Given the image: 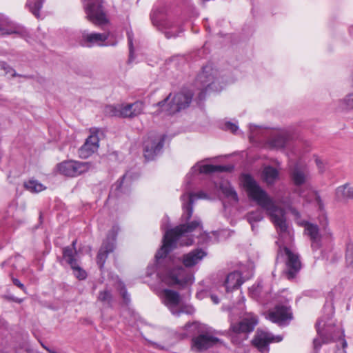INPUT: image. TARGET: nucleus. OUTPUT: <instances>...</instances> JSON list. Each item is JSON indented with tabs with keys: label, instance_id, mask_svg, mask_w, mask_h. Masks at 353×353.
Segmentation results:
<instances>
[{
	"label": "nucleus",
	"instance_id": "obj_1",
	"mask_svg": "<svg viewBox=\"0 0 353 353\" xmlns=\"http://www.w3.org/2000/svg\"><path fill=\"white\" fill-rule=\"evenodd\" d=\"M243 183L248 196L270 215L277 228L280 239L283 243L290 241L292 236L286 223L284 210L277 207L266 192L262 190L250 176H245Z\"/></svg>",
	"mask_w": 353,
	"mask_h": 353
},
{
	"label": "nucleus",
	"instance_id": "obj_2",
	"mask_svg": "<svg viewBox=\"0 0 353 353\" xmlns=\"http://www.w3.org/2000/svg\"><path fill=\"white\" fill-rule=\"evenodd\" d=\"M197 229H202L201 221L199 219L167 231L163 236V245L155 255L156 259L158 261L165 257L166 254L177 245H192L193 239L189 236L188 234Z\"/></svg>",
	"mask_w": 353,
	"mask_h": 353
},
{
	"label": "nucleus",
	"instance_id": "obj_3",
	"mask_svg": "<svg viewBox=\"0 0 353 353\" xmlns=\"http://www.w3.org/2000/svg\"><path fill=\"white\" fill-rule=\"evenodd\" d=\"M318 337L313 341L314 349L319 351L322 344L329 343L336 340H342L343 350L336 353H346L345 349L347 344L344 339V332L340 328H334V323L329 317L326 321L320 319L316 323Z\"/></svg>",
	"mask_w": 353,
	"mask_h": 353
},
{
	"label": "nucleus",
	"instance_id": "obj_4",
	"mask_svg": "<svg viewBox=\"0 0 353 353\" xmlns=\"http://www.w3.org/2000/svg\"><path fill=\"white\" fill-rule=\"evenodd\" d=\"M217 71L211 65H207L202 69V72L197 76L196 86L199 92L195 100L199 104L205 98L210 90H216V86Z\"/></svg>",
	"mask_w": 353,
	"mask_h": 353
},
{
	"label": "nucleus",
	"instance_id": "obj_5",
	"mask_svg": "<svg viewBox=\"0 0 353 353\" xmlns=\"http://www.w3.org/2000/svg\"><path fill=\"white\" fill-rule=\"evenodd\" d=\"M170 97L171 94L157 104L161 108V111L165 112L168 114H175L188 107L192 99V92L184 89L175 94L172 100Z\"/></svg>",
	"mask_w": 353,
	"mask_h": 353
},
{
	"label": "nucleus",
	"instance_id": "obj_6",
	"mask_svg": "<svg viewBox=\"0 0 353 353\" xmlns=\"http://www.w3.org/2000/svg\"><path fill=\"white\" fill-rule=\"evenodd\" d=\"M85 18L97 26L109 23V19L103 6V0H81Z\"/></svg>",
	"mask_w": 353,
	"mask_h": 353
},
{
	"label": "nucleus",
	"instance_id": "obj_7",
	"mask_svg": "<svg viewBox=\"0 0 353 353\" xmlns=\"http://www.w3.org/2000/svg\"><path fill=\"white\" fill-rule=\"evenodd\" d=\"M143 109V103L137 101L132 103L119 104L117 105H108L105 106L104 111L110 117L134 118L141 114Z\"/></svg>",
	"mask_w": 353,
	"mask_h": 353
},
{
	"label": "nucleus",
	"instance_id": "obj_8",
	"mask_svg": "<svg viewBox=\"0 0 353 353\" xmlns=\"http://www.w3.org/2000/svg\"><path fill=\"white\" fill-rule=\"evenodd\" d=\"M285 256V276L289 280L296 277L301 268V263L297 253L286 246L279 247L277 254L276 263L279 257Z\"/></svg>",
	"mask_w": 353,
	"mask_h": 353
},
{
	"label": "nucleus",
	"instance_id": "obj_9",
	"mask_svg": "<svg viewBox=\"0 0 353 353\" xmlns=\"http://www.w3.org/2000/svg\"><path fill=\"white\" fill-rule=\"evenodd\" d=\"M161 279L165 285L173 286L191 284L193 281V276L188 274L186 270L181 266L166 271Z\"/></svg>",
	"mask_w": 353,
	"mask_h": 353
},
{
	"label": "nucleus",
	"instance_id": "obj_10",
	"mask_svg": "<svg viewBox=\"0 0 353 353\" xmlns=\"http://www.w3.org/2000/svg\"><path fill=\"white\" fill-rule=\"evenodd\" d=\"M92 168L91 162H82L77 161H66L61 163L59 166V172L68 176L75 177L83 174Z\"/></svg>",
	"mask_w": 353,
	"mask_h": 353
},
{
	"label": "nucleus",
	"instance_id": "obj_11",
	"mask_svg": "<svg viewBox=\"0 0 353 353\" xmlns=\"http://www.w3.org/2000/svg\"><path fill=\"white\" fill-rule=\"evenodd\" d=\"M163 136L150 134L143 142V154L146 160H153L161 151L163 146Z\"/></svg>",
	"mask_w": 353,
	"mask_h": 353
},
{
	"label": "nucleus",
	"instance_id": "obj_12",
	"mask_svg": "<svg viewBox=\"0 0 353 353\" xmlns=\"http://www.w3.org/2000/svg\"><path fill=\"white\" fill-rule=\"evenodd\" d=\"M257 323L256 316L253 313H248L239 322H231L230 332L231 334H247L252 332Z\"/></svg>",
	"mask_w": 353,
	"mask_h": 353
},
{
	"label": "nucleus",
	"instance_id": "obj_13",
	"mask_svg": "<svg viewBox=\"0 0 353 353\" xmlns=\"http://www.w3.org/2000/svg\"><path fill=\"white\" fill-rule=\"evenodd\" d=\"M99 129L92 128L90 129V134L85 139L83 145L79 149V157L81 159H87L97 151L99 147V138L98 133Z\"/></svg>",
	"mask_w": 353,
	"mask_h": 353
},
{
	"label": "nucleus",
	"instance_id": "obj_14",
	"mask_svg": "<svg viewBox=\"0 0 353 353\" xmlns=\"http://www.w3.org/2000/svg\"><path fill=\"white\" fill-rule=\"evenodd\" d=\"M282 339L283 337L281 336H274L270 332L257 330L252 342L261 353H268L269 344L272 342H280Z\"/></svg>",
	"mask_w": 353,
	"mask_h": 353
},
{
	"label": "nucleus",
	"instance_id": "obj_15",
	"mask_svg": "<svg viewBox=\"0 0 353 353\" xmlns=\"http://www.w3.org/2000/svg\"><path fill=\"white\" fill-rule=\"evenodd\" d=\"M76 243L77 240H74L72 243V248L66 247L63 249V257L73 270L75 276L79 280H83L86 278L87 274L85 271L79 266L75 259V255L77 254Z\"/></svg>",
	"mask_w": 353,
	"mask_h": 353
},
{
	"label": "nucleus",
	"instance_id": "obj_16",
	"mask_svg": "<svg viewBox=\"0 0 353 353\" xmlns=\"http://www.w3.org/2000/svg\"><path fill=\"white\" fill-rule=\"evenodd\" d=\"M109 32L98 33L88 32L85 30L81 32L79 38V43L83 47L92 48L94 46H107L104 42L108 39Z\"/></svg>",
	"mask_w": 353,
	"mask_h": 353
},
{
	"label": "nucleus",
	"instance_id": "obj_17",
	"mask_svg": "<svg viewBox=\"0 0 353 353\" xmlns=\"http://www.w3.org/2000/svg\"><path fill=\"white\" fill-rule=\"evenodd\" d=\"M221 342L220 339L210 332L201 333L192 340V348L194 351L203 352Z\"/></svg>",
	"mask_w": 353,
	"mask_h": 353
},
{
	"label": "nucleus",
	"instance_id": "obj_18",
	"mask_svg": "<svg viewBox=\"0 0 353 353\" xmlns=\"http://www.w3.org/2000/svg\"><path fill=\"white\" fill-rule=\"evenodd\" d=\"M15 34L26 39L28 35V31L23 27L14 23L7 17H1L0 19V35H9Z\"/></svg>",
	"mask_w": 353,
	"mask_h": 353
},
{
	"label": "nucleus",
	"instance_id": "obj_19",
	"mask_svg": "<svg viewBox=\"0 0 353 353\" xmlns=\"http://www.w3.org/2000/svg\"><path fill=\"white\" fill-rule=\"evenodd\" d=\"M205 199L207 195L203 192H200L198 194L188 193L183 194L181 196L183 202V208L184 210L182 219L183 221H188L192 217L193 213V203L194 199Z\"/></svg>",
	"mask_w": 353,
	"mask_h": 353
},
{
	"label": "nucleus",
	"instance_id": "obj_20",
	"mask_svg": "<svg viewBox=\"0 0 353 353\" xmlns=\"http://www.w3.org/2000/svg\"><path fill=\"white\" fill-rule=\"evenodd\" d=\"M161 296L164 304L168 307L173 314L179 315L184 312L183 310L176 309L181 301V297L178 292L172 290L165 289L162 290Z\"/></svg>",
	"mask_w": 353,
	"mask_h": 353
},
{
	"label": "nucleus",
	"instance_id": "obj_21",
	"mask_svg": "<svg viewBox=\"0 0 353 353\" xmlns=\"http://www.w3.org/2000/svg\"><path fill=\"white\" fill-rule=\"evenodd\" d=\"M266 318L273 323L282 325L287 320L291 319L292 313L290 307L277 305L272 310L268 312Z\"/></svg>",
	"mask_w": 353,
	"mask_h": 353
},
{
	"label": "nucleus",
	"instance_id": "obj_22",
	"mask_svg": "<svg viewBox=\"0 0 353 353\" xmlns=\"http://www.w3.org/2000/svg\"><path fill=\"white\" fill-rule=\"evenodd\" d=\"M290 176L296 185H301L309 179L310 172L306 165L297 163L291 170Z\"/></svg>",
	"mask_w": 353,
	"mask_h": 353
},
{
	"label": "nucleus",
	"instance_id": "obj_23",
	"mask_svg": "<svg viewBox=\"0 0 353 353\" xmlns=\"http://www.w3.org/2000/svg\"><path fill=\"white\" fill-rule=\"evenodd\" d=\"M115 236L116 234H113L111 239H108L104 241L99 251L97 261L100 269L103 267L109 253L114 250Z\"/></svg>",
	"mask_w": 353,
	"mask_h": 353
},
{
	"label": "nucleus",
	"instance_id": "obj_24",
	"mask_svg": "<svg viewBox=\"0 0 353 353\" xmlns=\"http://www.w3.org/2000/svg\"><path fill=\"white\" fill-rule=\"evenodd\" d=\"M207 253L202 249H195L182 257V263L185 268H191L198 264Z\"/></svg>",
	"mask_w": 353,
	"mask_h": 353
},
{
	"label": "nucleus",
	"instance_id": "obj_25",
	"mask_svg": "<svg viewBox=\"0 0 353 353\" xmlns=\"http://www.w3.org/2000/svg\"><path fill=\"white\" fill-rule=\"evenodd\" d=\"M305 233L310 237L312 248L313 249H318L321 246V236L319 234V228L316 225L308 222L304 223Z\"/></svg>",
	"mask_w": 353,
	"mask_h": 353
},
{
	"label": "nucleus",
	"instance_id": "obj_26",
	"mask_svg": "<svg viewBox=\"0 0 353 353\" xmlns=\"http://www.w3.org/2000/svg\"><path fill=\"white\" fill-rule=\"evenodd\" d=\"M230 170L231 168L227 166L214 165L209 164L201 165L199 163H198L192 168L191 173H196V172H198L199 173L209 174L216 172H223Z\"/></svg>",
	"mask_w": 353,
	"mask_h": 353
},
{
	"label": "nucleus",
	"instance_id": "obj_27",
	"mask_svg": "<svg viewBox=\"0 0 353 353\" xmlns=\"http://www.w3.org/2000/svg\"><path fill=\"white\" fill-rule=\"evenodd\" d=\"M314 202L315 203L316 205L319 208V210L321 213L320 215V222L321 223V225L324 227L325 234L331 236L332 234V232L330 230V228H327L328 221L325 212L324 203L321 199V196H319V194L316 192L314 193Z\"/></svg>",
	"mask_w": 353,
	"mask_h": 353
},
{
	"label": "nucleus",
	"instance_id": "obj_28",
	"mask_svg": "<svg viewBox=\"0 0 353 353\" xmlns=\"http://www.w3.org/2000/svg\"><path fill=\"white\" fill-rule=\"evenodd\" d=\"M243 282L244 280L243 279L241 274L239 272L235 271L231 272L228 275L225 282L227 292H230L234 289L238 288L243 284Z\"/></svg>",
	"mask_w": 353,
	"mask_h": 353
},
{
	"label": "nucleus",
	"instance_id": "obj_29",
	"mask_svg": "<svg viewBox=\"0 0 353 353\" xmlns=\"http://www.w3.org/2000/svg\"><path fill=\"white\" fill-rule=\"evenodd\" d=\"M262 178L268 185L273 184L279 179V172L272 166L265 167L262 172Z\"/></svg>",
	"mask_w": 353,
	"mask_h": 353
},
{
	"label": "nucleus",
	"instance_id": "obj_30",
	"mask_svg": "<svg viewBox=\"0 0 353 353\" xmlns=\"http://www.w3.org/2000/svg\"><path fill=\"white\" fill-rule=\"evenodd\" d=\"M336 196L339 200L353 199V186L345 184L336 190Z\"/></svg>",
	"mask_w": 353,
	"mask_h": 353
},
{
	"label": "nucleus",
	"instance_id": "obj_31",
	"mask_svg": "<svg viewBox=\"0 0 353 353\" xmlns=\"http://www.w3.org/2000/svg\"><path fill=\"white\" fill-rule=\"evenodd\" d=\"M10 74L12 77H21L25 79H31L30 75H21L15 72V70L8 65L6 62L0 61V75H6Z\"/></svg>",
	"mask_w": 353,
	"mask_h": 353
},
{
	"label": "nucleus",
	"instance_id": "obj_32",
	"mask_svg": "<svg viewBox=\"0 0 353 353\" xmlns=\"http://www.w3.org/2000/svg\"><path fill=\"white\" fill-rule=\"evenodd\" d=\"M24 187L32 193H39L46 188V187L42 183H39L37 180L34 179L26 182L24 183Z\"/></svg>",
	"mask_w": 353,
	"mask_h": 353
},
{
	"label": "nucleus",
	"instance_id": "obj_33",
	"mask_svg": "<svg viewBox=\"0 0 353 353\" xmlns=\"http://www.w3.org/2000/svg\"><path fill=\"white\" fill-rule=\"evenodd\" d=\"M45 0H28L26 6L30 11L37 18L39 17V10L42 8L43 3Z\"/></svg>",
	"mask_w": 353,
	"mask_h": 353
},
{
	"label": "nucleus",
	"instance_id": "obj_34",
	"mask_svg": "<svg viewBox=\"0 0 353 353\" xmlns=\"http://www.w3.org/2000/svg\"><path fill=\"white\" fill-rule=\"evenodd\" d=\"M97 300L101 302L103 305L111 307L113 301L112 295L110 290L105 289L100 291Z\"/></svg>",
	"mask_w": 353,
	"mask_h": 353
},
{
	"label": "nucleus",
	"instance_id": "obj_35",
	"mask_svg": "<svg viewBox=\"0 0 353 353\" xmlns=\"http://www.w3.org/2000/svg\"><path fill=\"white\" fill-rule=\"evenodd\" d=\"M286 138L283 135H277L272 137L268 142L271 148L281 149L286 144Z\"/></svg>",
	"mask_w": 353,
	"mask_h": 353
},
{
	"label": "nucleus",
	"instance_id": "obj_36",
	"mask_svg": "<svg viewBox=\"0 0 353 353\" xmlns=\"http://www.w3.org/2000/svg\"><path fill=\"white\" fill-rule=\"evenodd\" d=\"M221 190L225 196L235 202L238 201V196L236 191L229 184L222 185Z\"/></svg>",
	"mask_w": 353,
	"mask_h": 353
},
{
	"label": "nucleus",
	"instance_id": "obj_37",
	"mask_svg": "<svg viewBox=\"0 0 353 353\" xmlns=\"http://www.w3.org/2000/svg\"><path fill=\"white\" fill-rule=\"evenodd\" d=\"M263 213L260 210H256L254 212H252L248 214L247 219L248 222L252 225V230H254V223L261 221L263 219Z\"/></svg>",
	"mask_w": 353,
	"mask_h": 353
},
{
	"label": "nucleus",
	"instance_id": "obj_38",
	"mask_svg": "<svg viewBox=\"0 0 353 353\" xmlns=\"http://www.w3.org/2000/svg\"><path fill=\"white\" fill-rule=\"evenodd\" d=\"M340 108L341 110L353 109V92L346 95L339 101Z\"/></svg>",
	"mask_w": 353,
	"mask_h": 353
},
{
	"label": "nucleus",
	"instance_id": "obj_39",
	"mask_svg": "<svg viewBox=\"0 0 353 353\" xmlns=\"http://www.w3.org/2000/svg\"><path fill=\"white\" fill-rule=\"evenodd\" d=\"M345 261L348 266L353 265V244L352 243L346 245Z\"/></svg>",
	"mask_w": 353,
	"mask_h": 353
},
{
	"label": "nucleus",
	"instance_id": "obj_40",
	"mask_svg": "<svg viewBox=\"0 0 353 353\" xmlns=\"http://www.w3.org/2000/svg\"><path fill=\"white\" fill-rule=\"evenodd\" d=\"M117 288L120 290V293H121V296H123V299L126 301H128L129 296H128L127 291L125 288V286L122 282H121V281L118 282Z\"/></svg>",
	"mask_w": 353,
	"mask_h": 353
},
{
	"label": "nucleus",
	"instance_id": "obj_41",
	"mask_svg": "<svg viewBox=\"0 0 353 353\" xmlns=\"http://www.w3.org/2000/svg\"><path fill=\"white\" fill-rule=\"evenodd\" d=\"M128 35V44H129V50H130V57H132V52H133V43H132V32L128 31L127 32Z\"/></svg>",
	"mask_w": 353,
	"mask_h": 353
},
{
	"label": "nucleus",
	"instance_id": "obj_42",
	"mask_svg": "<svg viewBox=\"0 0 353 353\" xmlns=\"http://www.w3.org/2000/svg\"><path fill=\"white\" fill-rule=\"evenodd\" d=\"M225 128L232 132H235L238 130V126L234 123L228 122L225 123Z\"/></svg>",
	"mask_w": 353,
	"mask_h": 353
},
{
	"label": "nucleus",
	"instance_id": "obj_43",
	"mask_svg": "<svg viewBox=\"0 0 353 353\" xmlns=\"http://www.w3.org/2000/svg\"><path fill=\"white\" fill-rule=\"evenodd\" d=\"M12 281H13V283H14L16 286L19 287V288H21V289L22 290H23L24 292L26 291V288H25L24 285H23V283H21L19 279H12Z\"/></svg>",
	"mask_w": 353,
	"mask_h": 353
},
{
	"label": "nucleus",
	"instance_id": "obj_44",
	"mask_svg": "<svg viewBox=\"0 0 353 353\" xmlns=\"http://www.w3.org/2000/svg\"><path fill=\"white\" fill-rule=\"evenodd\" d=\"M315 162H316V164L319 171L320 172H323V170H324V165H323V161L321 159L316 158L315 159Z\"/></svg>",
	"mask_w": 353,
	"mask_h": 353
},
{
	"label": "nucleus",
	"instance_id": "obj_45",
	"mask_svg": "<svg viewBox=\"0 0 353 353\" xmlns=\"http://www.w3.org/2000/svg\"><path fill=\"white\" fill-rule=\"evenodd\" d=\"M125 176H123V179L121 181H117L112 187V189L114 188V191H119V189L121 188V185L123 183V180L124 179ZM113 190H112V192Z\"/></svg>",
	"mask_w": 353,
	"mask_h": 353
},
{
	"label": "nucleus",
	"instance_id": "obj_46",
	"mask_svg": "<svg viewBox=\"0 0 353 353\" xmlns=\"http://www.w3.org/2000/svg\"><path fill=\"white\" fill-rule=\"evenodd\" d=\"M165 34L167 38H170L172 37H176V34L175 32H174L172 30V31H165Z\"/></svg>",
	"mask_w": 353,
	"mask_h": 353
},
{
	"label": "nucleus",
	"instance_id": "obj_47",
	"mask_svg": "<svg viewBox=\"0 0 353 353\" xmlns=\"http://www.w3.org/2000/svg\"><path fill=\"white\" fill-rule=\"evenodd\" d=\"M210 297L214 303L218 304L219 303V300L217 296L212 294Z\"/></svg>",
	"mask_w": 353,
	"mask_h": 353
},
{
	"label": "nucleus",
	"instance_id": "obj_48",
	"mask_svg": "<svg viewBox=\"0 0 353 353\" xmlns=\"http://www.w3.org/2000/svg\"><path fill=\"white\" fill-rule=\"evenodd\" d=\"M162 26H163L165 29H170L172 28V25L168 22H163Z\"/></svg>",
	"mask_w": 353,
	"mask_h": 353
},
{
	"label": "nucleus",
	"instance_id": "obj_49",
	"mask_svg": "<svg viewBox=\"0 0 353 353\" xmlns=\"http://www.w3.org/2000/svg\"><path fill=\"white\" fill-rule=\"evenodd\" d=\"M42 347L46 350L48 352V350H51L50 348H49L48 347L46 346L45 345L43 344H41Z\"/></svg>",
	"mask_w": 353,
	"mask_h": 353
},
{
	"label": "nucleus",
	"instance_id": "obj_50",
	"mask_svg": "<svg viewBox=\"0 0 353 353\" xmlns=\"http://www.w3.org/2000/svg\"><path fill=\"white\" fill-rule=\"evenodd\" d=\"M48 352L49 353H58L57 352H56L55 350H48Z\"/></svg>",
	"mask_w": 353,
	"mask_h": 353
},
{
	"label": "nucleus",
	"instance_id": "obj_51",
	"mask_svg": "<svg viewBox=\"0 0 353 353\" xmlns=\"http://www.w3.org/2000/svg\"><path fill=\"white\" fill-rule=\"evenodd\" d=\"M15 301L20 303L22 302V299H16Z\"/></svg>",
	"mask_w": 353,
	"mask_h": 353
}]
</instances>
